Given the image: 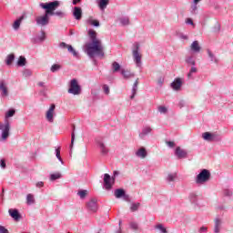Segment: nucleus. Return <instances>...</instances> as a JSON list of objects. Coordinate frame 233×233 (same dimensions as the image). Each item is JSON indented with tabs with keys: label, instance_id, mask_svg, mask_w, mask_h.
<instances>
[{
	"label": "nucleus",
	"instance_id": "nucleus-1",
	"mask_svg": "<svg viewBox=\"0 0 233 233\" xmlns=\"http://www.w3.org/2000/svg\"><path fill=\"white\" fill-rule=\"evenodd\" d=\"M86 55L89 56V57L91 58L96 56H99L101 57L105 56L101 41H95L86 44Z\"/></svg>",
	"mask_w": 233,
	"mask_h": 233
},
{
	"label": "nucleus",
	"instance_id": "nucleus-2",
	"mask_svg": "<svg viewBox=\"0 0 233 233\" xmlns=\"http://www.w3.org/2000/svg\"><path fill=\"white\" fill-rule=\"evenodd\" d=\"M60 5L59 1L48 2V3H42L40 5L42 9H45V14L49 15L50 13L56 11L57 7Z\"/></svg>",
	"mask_w": 233,
	"mask_h": 233
},
{
	"label": "nucleus",
	"instance_id": "nucleus-3",
	"mask_svg": "<svg viewBox=\"0 0 233 233\" xmlns=\"http://www.w3.org/2000/svg\"><path fill=\"white\" fill-rule=\"evenodd\" d=\"M209 177H211V173H209L208 169H203L198 175H197L196 183L205 184L209 180Z\"/></svg>",
	"mask_w": 233,
	"mask_h": 233
},
{
	"label": "nucleus",
	"instance_id": "nucleus-4",
	"mask_svg": "<svg viewBox=\"0 0 233 233\" xmlns=\"http://www.w3.org/2000/svg\"><path fill=\"white\" fill-rule=\"evenodd\" d=\"M0 130H2L1 140H6L10 136V123L5 120V125L0 122Z\"/></svg>",
	"mask_w": 233,
	"mask_h": 233
},
{
	"label": "nucleus",
	"instance_id": "nucleus-5",
	"mask_svg": "<svg viewBox=\"0 0 233 233\" xmlns=\"http://www.w3.org/2000/svg\"><path fill=\"white\" fill-rule=\"evenodd\" d=\"M67 92H69L70 94H72L74 96H79V94L81 92V88H80L79 84H77L76 79H71L70 87H69V90H67Z\"/></svg>",
	"mask_w": 233,
	"mask_h": 233
},
{
	"label": "nucleus",
	"instance_id": "nucleus-6",
	"mask_svg": "<svg viewBox=\"0 0 233 233\" xmlns=\"http://www.w3.org/2000/svg\"><path fill=\"white\" fill-rule=\"evenodd\" d=\"M36 24L40 26H46L49 24V15L45 14L44 15L37 16Z\"/></svg>",
	"mask_w": 233,
	"mask_h": 233
},
{
	"label": "nucleus",
	"instance_id": "nucleus-7",
	"mask_svg": "<svg viewBox=\"0 0 233 233\" xmlns=\"http://www.w3.org/2000/svg\"><path fill=\"white\" fill-rule=\"evenodd\" d=\"M114 184V178H112L108 174L104 175V187H106V190L112 188Z\"/></svg>",
	"mask_w": 233,
	"mask_h": 233
},
{
	"label": "nucleus",
	"instance_id": "nucleus-8",
	"mask_svg": "<svg viewBox=\"0 0 233 233\" xmlns=\"http://www.w3.org/2000/svg\"><path fill=\"white\" fill-rule=\"evenodd\" d=\"M87 209L93 213H96L98 210V205L96 204V198H91L86 204Z\"/></svg>",
	"mask_w": 233,
	"mask_h": 233
},
{
	"label": "nucleus",
	"instance_id": "nucleus-9",
	"mask_svg": "<svg viewBox=\"0 0 233 233\" xmlns=\"http://www.w3.org/2000/svg\"><path fill=\"white\" fill-rule=\"evenodd\" d=\"M56 110V105H51L50 108H48L46 112V119L48 122L54 121V111Z\"/></svg>",
	"mask_w": 233,
	"mask_h": 233
},
{
	"label": "nucleus",
	"instance_id": "nucleus-10",
	"mask_svg": "<svg viewBox=\"0 0 233 233\" xmlns=\"http://www.w3.org/2000/svg\"><path fill=\"white\" fill-rule=\"evenodd\" d=\"M0 91L2 97H6L9 96V89L4 81L0 82Z\"/></svg>",
	"mask_w": 233,
	"mask_h": 233
},
{
	"label": "nucleus",
	"instance_id": "nucleus-11",
	"mask_svg": "<svg viewBox=\"0 0 233 233\" xmlns=\"http://www.w3.org/2000/svg\"><path fill=\"white\" fill-rule=\"evenodd\" d=\"M138 48H139V46L137 45V49L133 50V57H134V61H136L137 65L141 64V58H142V55L138 52Z\"/></svg>",
	"mask_w": 233,
	"mask_h": 233
},
{
	"label": "nucleus",
	"instance_id": "nucleus-12",
	"mask_svg": "<svg viewBox=\"0 0 233 233\" xmlns=\"http://www.w3.org/2000/svg\"><path fill=\"white\" fill-rule=\"evenodd\" d=\"M175 154L177 157L180 159L187 157V152L183 150L180 147H177Z\"/></svg>",
	"mask_w": 233,
	"mask_h": 233
},
{
	"label": "nucleus",
	"instance_id": "nucleus-13",
	"mask_svg": "<svg viewBox=\"0 0 233 233\" xmlns=\"http://www.w3.org/2000/svg\"><path fill=\"white\" fill-rule=\"evenodd\" d=\"M60 48L67 49V51H69L74 56H77L76 49H74L72 46H69L64 42L60 44Z\"/></svg>",
	"mask_w": 233,
	"mask_h": 233
},
{
	"label": "nucleus",
	"instance_id": "nucleus-14",
	"mask_svg": "<svg viewBox=\"0 0 233 233\" xmlns=\"http://www.w3.org/2000/svg\"><path fill=\"white\" fill-rule=\"evenodd\" d=\"M170 86L173 88V90H176V91L180 90L182 86L181 78H176L175 81L172 84H170Z\"/></svg>",
	"mask_w": 233,
	"mask_h": 233
},
{
	"label": "nucleus",
	"instance_id": "nucleus-15",
	"mask_svg": "<svg viewBox=\"0 0 233 233\" xmlns=\"http://www.w3.org/2000/svg\"><path fill=\"white\" fill-rule=\"evenodd\" d=\"M8 214H10L11 218L16 221L19 220L21 218L19 211H17V209L10 208L8 209Z\"/></svg>",
	"mask_w": 233,
	"mask_h": 233
},
{
	"label": "nucleus",
	"instance_id": "nucleus-16",
	"mask_svg": "<svg viewBox=\"0 0 233 233\" xmlns=\"http://www.w3.org/2000/svg\"><path fill=\"white\" fill-rule=\"evenodd\" d=\"M82 15H83V12L81 7H74L73 15L75 19L76 20L82 19Z\"/></svg>",
	"mask_w": 233,
	"mask_h": 233
},
{
	"label": "nucleus",
	"instance_id": "nucleus-17",
	"mask_svg": "<svg viewBox=\"0 0 233 233\" xmlns=\"http://www.w3.org/2000/svg\"><path fill=\"white\" fill-rule=\"evenodd\" d=\"M202 138L205 139V141L212 142L215 140V135L209 132H205L202 134Z\"/></svg>",
	"mask_w": 233,
	"mask_h": 233
},
{
	"label": "nucleus",
	"instance_id": "nucleus-18",
	"mask_svg": "<svg viewBox=\"0 0 233 233\" xmlns=\"http://www.w3.org/2000/svg\"><path fill=\"white\" fill-rule=\"evenodd\" d=\"M136 156L137 157H140L142 159H145L147 157V151L145 147L139 148L137 149V151L136 152Z\"/></svg>",
	"mask_w": 233,
	"mask_h": 233
},
{
	"label": "nucleus",
	"instance_id": "nucleus-19",
	"mask_svg": "<svg viewBox=\"0 0 233 233\" xmlns=\"http://www.w3.org/2000/svg\"><path fill=\"white\" fill-rule=\"evenodd\" d=\"M190 50L197 53L201 51V46H199L198 41H193V43L190 45Z\"/></svg>",
	"mask_w": 233,
	"mask_h": 233
},
{
	"label": "nucleus",
	"instance_id": "nucleus-20",
	"mask_svg": "<svg viewBox=\"0 0 233 233\" xmlns=\"http://www.w3.org/2000/svg\"><path fill=\"white\" fill-rule=\"evenodd\" d=\"M26 204L28 206H32L35 204V198L34 197L33 194H27L26 196Z\"/></svg>",
	"mask_w": 233,
	"mask_h": 233
},
{
	"label": "nucleus",
	"instance_id": "nucleus-21",
	"mask_svg": "<svg viewBox=\"0 0 233 233\" xmlns=\"http://www.w3.org/2000/svg\"><path fill=\"white\" fill-rule=\"evenodd\" d=\"M88 35H89V37L91 39V42H100V40L98 38H96V32L94 31L93 29H90L88 31Z\"/></svg>",
	"mask_w": 233,
	"mask_h": 233
},
{
	"label": "nucleus",
	"instance_id": "nucleus-22",
	"mask_svg": "<svg viewBox=\"0 0 233 233\" xmlns=\"http://www.w3.org/2000/svg\"><path fill=\"white\" fill-rule=\"evenodd\" d=\"M15 60V55L10 54L5 57V65L11 66L13 65V62Z\"/></svg>",
	"mask_w": 233,
	"mask_h": 233
},
{
	"label": "nucleus",
	"instance_id": "nucleus-23",
	"mask_svg": "<svg viewBox=\"0 0 233 233\" xmlns=\"http://www.w3.org/2000/svg\"><path fill=\"white\" fill-rule=\"evenodd\" d=\"M222 221L219 218L215 219V233H219L221 229Z\"/></svg>",
	"mask_w": 233,
	"mask_h": 233
},
{
	"label": "nucleus",
	"instance_id": "nucleus-24",
	"mask_svg": "<svg viewBox=\"0 0 233 233\" xmlns=\"http://www.w3.org/2000/svg\"><path fill=\"white\" fill-rule=\"evenodd\" d=\"M125 190L124 189H116V192H115V196L116 198H122L123 196H125Z\"/></svg>",
	"mask_w": 233,
	"mask_h": 233
},
{
	"label": "nucleus",
	"instance_id": "nucleus-25",
	"mask_svg": "<svg viewBox=\"0 0 233 233\" xmlns=\"http://www.w3.org/2000/svg\"><path fill=\"white\" fill-rule=\"evenodd\" d=\"M24 16H20L16 21L14 23V29L17 30L20 27L21 21H23Z\"/></svg>",
	"mask_w": 233,
	"mask_h": 233
},
{
	"label": "nucleus",
	"instance_id": "nucleus-26",
	"mask_svg": "<svg viewBox=\"0 0 233 233\" xmlns=\"http://www.w3.org/2000/svg\"><path fill=\"white\" fill-rule=\"evenodd\" d=\"M108 0H99V7L100 9H106V5H108Z\"/></svg>",
	"mask_w": 233,
	"mask_h": 233
},
{
	"label": "nucleus",
	"instance_id": "nucleus-27",
	"mask_svg": "<svg viewBox=\"0 0 233 233\" xmlns=\"http://www.w3.org/2000/svg\"><path fill=\"white\" fill-rule=\"evenodd\" d=\"M138 86V80L136 81V83H134L133 86V89H132V93L133 95H131L130 99L135 98L136 93H137V87Z\"/></svg>",
	"mask_w": 233,
	"mask_h": 233
},
{
	"label": "nucleus",
	"instance_id": "nucleus-28",
	"mask_svg": "<svg viewBox=\"0 0 233 233\" xmlns=\"http://www.w3.org/2000/svg\"><path fill=\"white\" fill-rule=\"evenodd\" d=\"M122 75L126 79H129L130 77L133 76V75L129 71H127L125 69H122Z\"/></svg>",
	"mask_w": 233,
	"mask_h": 233
},
{
	"label": "nucleus",
	"instance_id": "nucleus-29",
	"mask_svg": "<svg viewBox=\"0 0 233 233\" xmlns=\"http://www.w3.org/2000/svg\"><path fill=\"white\" fill-rule=\"evenodd\" d=\"M25 63H26V59L21 56L20 58H18L17 66H24L25 65Z\"/></svg>",
	"mask_w": 233,
	"mask_h": 233
},
{
	"label": "nucleus",
	"instance_id": "nucleus-30",
	"mask_svg": "<svg viewBox=\"0 0 233 233\" xmlns=\"http://www.w3.org/2000/svg\"><path fill=\"white\" fill-rule=\"evenodd\" d=\"M111 66L113 68V72H118L120 69V65L118 64V62H113Z\"/></svg>",
	"mask_w": 233,
	"mask_h": 233
},
{
	"label": "nucleus",
	"instance_id": "nucleus-31",
	"mask_svg": "<svg viewBox=\"0 0 233 233\" xmlns=\"http://www.w3.org/2000/svg\"><path fill=\"white\" fill-rule=\"evenodd\" d=\"M48 15H56V16H59V17H63L64 16V12H61V11H56V12L51 11V13H48Z\"/></svg>",
	"mask_w": 233,
	"mask_h": 233
},
{
	"label": "nucleus",
	"instance_id": "nucleus-32",
	"mask_svg": "<svg viewBox=\"0 0 233 233\" xmlns=\"http://www.w3.org/2000/svg\"><path fill=\"white\" fill-rule=\"evenodd\" d=\"M139 206H141L140 203L131 204V206H130L131 212H136L137 210H138Z\"/></svg>",
	"mask_w": 233,
	"mask_h": 233
},
{
	"label": "nucleus",
	"instance_id": "nucleus-33",
	"mask_svg": "<svg viewBox=\"0 0 233 233\" xmlns=\"http://www.w3.org/2000/svg\"><path fill=\"white\" fill-rule=\"evenodd\" d=\"M177 177V174H169L168 177H167V180L169 182L175 181Z\"/></svg>",
	"mask_w": 233,
	"mask_h": 233
},
{
	"label": "nucleus",
	"instance_id": "nucleus-34",
	"mask_svg": "<svg viewBox=\"0 0 233 233\" xmlns=\"http://www.w3.org/2000/svg\"><path fill=\"white\" fill-rule=\"evenodd\" d=\"M120 23L124 26L128 25H129V18L128 17L120 18Z\"/></svg>",
	"mask_w": 233,
	"mask_h": 233
},
{
	"label": "nucleus",
	"instance_id": "nucleus-35",
	"mask_svg": "<svg viewBox=\"0 0 233 233\" xmlns=\"http://www.w3.org/2000/svg\"><path fill=\"white\" fill-rule=\"evenodd\" d=\"M60 177H61L60 173H55V174L50 176L51 181H55L56 179H59Z\"/></svg>",
	"mask_w": 233,
	"mask_h": 233
},
{
	"label": "nucleus",
	"instance_id": "nucleus-36",
	"mask_svg": "<svg viewBox=\"0 0 233 233\" xmlns=\"http://www.w3.org/2000/svg\"><path fill=\"white\" fill-rule=\"evenodd\" d=\"M14 115H15V110L14 109L8 110V112L5 113V118L13 117Z\"/></svg>",
	"mask_w": 233,
	"mask_h": 233
},
{
	"label": "nucleus",
	"instance_id": "nucleus-37",
	"mask_svg": "<svg viewBox=\"0 0 233 233\" xmlns=\"http://www.w3.org/2000/svg\"><path fill=\"white\" fill-rule=\"evenodd\" d=\"M152 131V128L150 127H144L142 134L140 136H147Z\"/></svg>",
	"mask_w": 233,
	"mask_h": 233
},
{
	"label": "nucleus",
	"instance_id": "nucleus-38",
	"mask_svg": "<svg viewBox=\"0 0 233 233\" xmlns=\"http://www.w3.org/2000/svg\"><path fill=\"white\" fill-rule=\"evenodd\" d=\"M129 226L131 229L135 231L138 230V224L137 222H130Z\"/></svg>",
	"mask_w": 233,
	"mask_h": 233
},
{
	"label": "nucleus",
	"instance_id": "nucleus-39",
	"mask_svg": "<svg viewBox=\"0 0 233 233\" xmlns=\"http://www.w3.org/2000/svg\"><path fill=\"white\" fill-rule=\"evenodd\" d=\"M187 64L190 65V66H195L196 65V61L194 60L193 57H188L186 59Z\"/></svg>",
	"mask_w": 233,
	"mask_h": 233
},
{
	"label": "nucleus",
	"instance_id": "nucleus-40",
	"mask_svg": "<svg viewBox=\"0 0 233 233\" xmlns=\"http://www.w3.org/2000/svg\"><path fill=\"white\" fill-rule=\"evenodd\" d=\"M207 54H208V57L211 59V62H216L215 55L210 50H207Z\"/></svg>",
	"mask_w": 233,
	"mask_h": 233
},
{
	"label": "nucleus",
	"instance_id": "nucleus-41",
	"mask_svg": "<svg viewBox=\"0 0 233 233\" xmlns=\"http://www.w3.org/2000/svg\"><path fill=\"white\" fill-rule=\"evenodd\" d=\"M61 68L60 65H53V66H51V72L55 73L59 71V69Z\"/></svg>",
	"mask_w": 233,
	"mask_h": 233
},
{
	"label": "nucleus",
	"instance_id": "nucleus-42",
	"mask_svg": "<svg viewBox=\"0 0 233 233\" xmlns=\"http://www.w3.org/2000/svg\"><path fill=\"white\" fill-rule=\"evenodd\" d=\"M156 228H157V229H159L160 232H162V233H167V230H166V228H163V225H161V224L157 225Z\"/></svg>",
	"mask_w": 233,
	"mask_h": 233
},
{
	"label": "nucleus",
	"instance_id": "nucleus-43",
	"mask_svg": "<svg viewBox=\"0 0 233 233\" xmlns=\"http://www.w3.org/2000/svg\"><path fill=\"white\" fill-rule=\"evenodd\" d=\"M98 146H99L102 153H106L105 144H103L102 142H99Z\"/></svg>",
	"mask_w": 233,
	"mask_h": 233
},
{
	"label": "nucleus",
	"instance_id": "nucleus-44",
	"mask_svg": "<svg viewBox=\"0 0 233 233\" xmlns=\"http://www.w3.org/2000/svg\"><path fill=\"white\" fill-rule=\"evenodd\" d=\"M103 90H104V93H106V95H109L110 89H109V86H108L104 85V86H103Z\"/></svg>",
	"mask_w": 233,
	"mask_h": 233
},
{
	"label": "nucleus",
	"instance_id": "nucleus-45",
	"mask_svg": "<svg viewBox=\"0 0 233 233\" xmlns=\"http://www.w3.org/2000/svg\"><path fill=\"white\" fill-rule=\"evenodd\" d=\"M167 146L169 147V148L175 147L176 144L174 141H166Z\"/></svg>",
	"mask_w": 233,
	"mask_h": 233
},
{
	"label": "nucleus",
	"instance_id": "nucleus-46",
	"mask_svg": "<svg viewBox=\"0 0 233 233\" xmlns=\"http://www.w3.org/2000/svg\"><path fill=\"white\" fill-rule=\"evenodd\" d=\"M158 112H160V114H166L167 113V107L159 106L158 107Z\"/></svg>",
	"mask_w": 233,
	"mask_h": 233
},
{
	"label": "nucleus",
	"instance_id": "nucleus-47",
	"mask_svg": "<svg viewBox=\"0 0 233 233\" xmlns=\"http://www.w3.org/2000/svg\"><path fill=\"white\" fill-rule=\"evenodd\" d=\"M78 195L80 196V198H84L86 196V190H81L79 191Z\"/></svg>",
	"mask_w": 233,
	"mask_h": 233
},
{
	"label": "nucleus",
	"instance_id": "nucleus-48",
	"mask_svg": "<svg viewBox=\"0 0 233 233\" xmlns=\"http://www.w3.org/2000/svg\"><path fill=\"white\" fill-rule=\"evenodd\" d=\"M90 25L94 26H99V22L97 20H91Z\"/></svg>",
	"mask_w": 233,
	"mask_h": 233
},
{
	"label": "nucleus",
	"instance_id": "nucleus-49",
	"mask_svg": "<svg viewBox=\"0 0 233 233\" xmlns=\"http://www.w3.org/2000/svg\"><path fill=\"white\" fill-rule=\"evenodd\" d=\"M197 72H198V68L191 67L190 71H189V74H188V76H191V74H194V73H197Z\"/></svg>",
	"mask_w": 233,
	"mask_h": 233
},
{
	"label": "nucleus",
	"instance_id": "nucleus-50",
	"mask_svg": "<svg viewBox=\"0 0 233 233\" xmlns=\"http://www.w3.org/2000/svg\"><path fill=\"white\" fill-rule=\"evenodd\" d=\"M0 233H9V230L5 228L3 226H0Z\"/></svg>",
	"mask_w": 233,
	"mask_h": 233
},
{
	"label": "nucleus",
	"instance_id": "nucleus-51",
	"mask_svg": "<svg viewBox=\"0 0 233 233\" xmlns=\"http://www.w3.org/2000/svg\"><path fill=\"white\" fill-rule=\"evenodd\" d=\"M56 157H57V159L61 161L60 148H59V147L56 148Z\"/></svg>",
	"mask_w": 233,
	"mask_h": 233
},
{
	"label": "nucleus",
	"instance_id": "nucleus-52",
	"mask_svg": "<svg viewBox=\"0 0 233 233\" xmlns=\"http://www.w3.org/2000/svg\"><path fill=\"white\" fill-rule=\"evenodd\" d=\"M186 24H188L190 25H194V21L191 18H187L186 19Z\"/></svg>",
	"mask_w": 233,
	"mask_h": 233
},
{
	"label": "nucleus",
	"instance_id": "nucleus-53",
	"mask_svg": "<svg viewBox=\"0 0 233 233\" xmlns=\"http://www.w3.org/2000/svg\"><path fill=\"white\" fill-rule=\"evenodd\" d=\"M0 167H2V168H5V167H6V163H5V160H0Z\"/></svg>",
	"mask_w": 233,
	"mask_h": 233
},
{
	"label": "nucleus",
	"instance_id": "nucleus-54",
	"mask_svg": "<svg viewBox=\"0 0 233 233\" xmlns=\"http://www.w3.org/2000/svg\"><path fill=\"white\" fill-rule=\"evenodd\" d=\"M36 187H44V182H37Z\"/></svg>",
	"mask_w": 233,
	"mask_h": 233
},
{
	"label": "nucleus",
	"instance_id": "nucleus-55",
	"mask_svg": "<svg viewBox=\"0 0 233 233\" xmlns=\"http://www.w3.org/2000/svg\"><path fill=\"white\" fill-rule=\"evenodd\" d=\"M74 139H75V135L73 133V134H71V146H73V144H74Z\"/></svg>",
	"mask_w": 233,
	"mask_h": 233
},
{
	"label": "nucleus",
	"instance_id": "nucleus-56",
	"mask_svg": "<svg viewBox=\"0 0 233 233\" xmlns=\"http://www.w3.org/2000/svg\"><path fill=\"white\" fill-rule=\"evenodd\" d=\"M45 83L44 82H38L37 86L44 87Z\"/></svg>",
	"mask_w": 233,
	"mask_h": 233
},
{
	"label": "nucleus",
	"instance_id": "nucleus-57",
	"mask_svg": "<svg viewBox=\"0 0 233 233\" xmlns=\"http://www.w3.org/2000/svg\"><path fill=\"white\" fill-rule=\"evenodd\" d=\"M82 0H73V5H77V3H80Z\"/></svg>",
	"mask_w": 233,
	"mask_h": 233
},
{
	"label": "nucleus",
	"instance_id": "nucleus-58",
	"mask_svg": "<svg viewBox=\"0 0 233 233\" xmlns=\"http://www.w3.org/2000/svg\"><path fill=\"white\" fill-rule=\"evenodd\" d=\"M207 230H208V228H205V227L200 228V232L207 231Z\"/></svg>",
	"mask_w": 233,
	"mask_h": 233
},
{
	"label": "nucleus",
	"instance_id": "nucleus-59",
	"mask_svg": "<svg viewBox=\"0 0 233 233\" xmlns=\"http://www.w3.org/2000/svg\"><path fill=\"white\" fill-rule=\"evenodd\" d=\"M120 225H122V221H119V231H117L116 233H122V231L120 229Z\"/></svg>",
	"mask_w": 233,
	"mask_h": 233
},
{
	"label": "nucleus",
	"instance_id": "nucleus-60",
	"mask_svg": "<svg viewBox=\"0 0 233 233\" xmlns=\"http://www.w3.org/2000/svg\"><path fill=\"white\" fill-rule=\"evenodd\" d=\"M199 2H201V0H193V3H195V5H198Z\"/></svg>",
	"mask_w": 233,
	"mask_h": 233
},
{
	"label": "nucleus",
	"instance_id": "nucleus-61",
	"mask_svg": "<svg viewBox=\"0 0 233 233\" xmlns=\"http://www.w3.org/2000/svg\"><path fill=\"white\" fill-rule=\"evenodd\" d=\"M158 84H160V85L163 84V80H162V79H159V80H158Z\"/></svg>",
	"mask_w": 233,
	"mask_h": 233
},
{
	"label": "nucleus",
	"instance_id": "nucleus-62",
	"mask_svg": "<svg viewBox=\"0 0 233 233\" xmlns=\"http://www.w3.org/2000/svg\"><path fill=\"white\" fill-rule=\"evenodd\" d=\"M26 74H27L28 76H31V72H30V71H26Z\"/></svg>",
	"mask_w": 233,
	"mask_h": 233
},
{
	"label": "nucleus",
	"instance_id": "nucleus-63",
	"mask_svg": "<svg viewBox=\"0 0 233 233\" xmlns=\"http://www.w3.org/2000/svg\"><path fill=\"white\" fill-rule=\"evenodd\" d=\"M67 233H70V232H67Z\"/></svg>",
	"mask_w": 233,
	"mask_h": 233
},
{
	"label": "nucleus",
	"instance_id": "nucleus-64",
	"mask_svg": "<svg viewBox=\"0 0 233 233\" xmlns=\"http://www.w3.org/2000/svg\"><path fill=\"white\" fill-rule=\"evenodd\" d=\"M67 233H70V232H67Z\"/></svg>",
	"mask_w": 233,
	"mask_h": 233
}]
</instances>
